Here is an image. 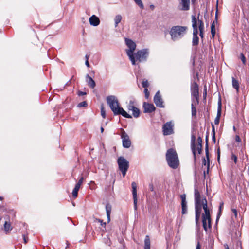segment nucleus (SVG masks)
Here are the masks:
<instances>
[{
  "label": "nucleus",
  "mask_w": 249,
  "mask_h": 249,
  "mask_svg": "<svg viewBox=\"0 0 249 249\" xmlns=\"http://www.w3.org/2000/svg\"><path fill=\"white\" fill-rule=\"evenodd\" d=\"M187 30V26H173L171 28L169 34L171 39L175 41L182 38L186 35Z\"/></svg>",
  "instance_id": "1"
},
{
  "label": "nucleus",
  "mask_w": 249,
  "mask_h": 249,
  "mask_svg": "<svg viewBox=\"0 0 249 249\" xmlns=\"http://www.w3.org/2000/svg\"><path fill=\"white\" fill-rule=\"evenodd\" d=\"M166 160L171 168L176 169L178 167L179 161L177 152L174 149L171 148L168 149L166 154Z\"/></svg>",
  "instance_id": "2"
},
{
  "label": "nucleus",
  "mask_w": 249,
  "mask_h": 249,
  "mask_svg": "<svg viewBox=\"0 0 249 249\" xmlns=\"http://www.w3.org/2000/svg\"><path fill=\"white\" fill-rule=\"evenodd\" d=\"M125 42L129 49L126 50V53L129 56L130 61L133 65H135V57L134 56V51L136 49V45L131 39L125 38Z\"/></svg>",
  "instance_id": "3"
},
{
  "label": "nucleus",
  "mask_w": 249,
  "mask_h": 249,
  "mask_svg": "<svg viewBox=\"0 0 249 249\" xmlns=\"http://www.w3.org/2000/svg\"><path fill=\"white\" fill-rule=\"evenodd\" d=\"M117 163L119 170L124 177L129 167V162L124 157L121 156L118 158Z\"/></svg>",
  "instance_id": "4"
},
{
  "label": "nucleus",
  "mask_w": 249,
  "mask_h": 249,
  "mask_svg": "<svg viewBox=\"0 0 249 249\" xmlns=\"http://www.w3.org/2000/svg\"><path fill=\"white\" fill-rule=\"evenodd\" d=\"M196 136L194 134L191 135V148L193 154L194 161L196 162V150H197L199 154H201L202 151V146H197L196 144Z\"/></svg>",
  "instance_id": "5"
},
{
  "label": "nucleus",
  "mask_w": 249,
  "mask_h": 249,
  "mask_svg": "<svg viewBox=\"0 0 249 249\" xmlns=\"http://www.w3.org/2000/svg\"><path fill=\"white\" fill-rule=\"evenodd\" d=\"M107 101L114 114L116 112L118 108L120 107L118 101L114 96L111 95L107 97Z\"/></svg>",
  "instance_id": "6"
},
{
  "label": "nucleus",
  "mask_w": 249,
  "mask_h": 249,
  "mask_svg": "<svg viewBox=\"0 0 249 249\" xmlns=\"http://www.w3.org/2000/svg\"><path fill=\"white\" fill-rule=\"evenodd\" d=\"M192 100L196 101V104H199V86L196 81L193 82L191 86Z\"/></svg>",
  "instance_id": "7"
},
{
  "label": "nucleus",
  "mask_w": 249,
  "mask_h": 249,
  "mask_svg": "<svg viewBox=\"0 0 249 249\" xmlns=\"http://www.w3.org/2000/svg\"><path fill=\"white\" fill-rule=\"evenodd\" d=\"M121 138L122 139L123 146L128 148L131 146V142L128 134L124 129H121Z\"/></svg>",
  "instance_id": "8"
},
{
  "label": "nucleus",
  "mask_w": 249,
  "mask_h": 249,
  "mask_svg": "<svg viewBox=\"0 0 249 249\" xmlns=\"http://www.w3.org/2000/svg\"><path fill=\"white\" fill-rule=\"evenodd\" d=\"M148 55V52L147 50L143 49L138 51L136 53L134 54L135 61L142 62L145 61Z\"/></svg>",
  "instance_id": "9"
},
{
  "label": "nucleus",
  "mask_w": 249,
  "mask_h": 249,
  "mask_svg": "<svg viewBox=\"0 0 249 249\" xmlns=\"http://www.w3.org/2000/svg\"><path fill=\"white\" fill-rule=\"evenodd\" d=\"M173 124L171 122H168L162 126L163 134L165 136L172 134L174 133Z\"/></svg>",
  "instance_id": "10"
},
{
  "label": "nucleus",
  "mask_w": 249,
  "mask_h": 249,
  "mask_svg": "<svg viewBox=\"0 0 249 249\" xmlns=\"http://www.w3.org/2000/svg\"><path fill=\"white\" fill-rule=\"evenodd\" d=\"M195 209H201L202 200L201 199V195L197 189H195Z\"/></svg>",
  "instance_id": "11"
},
{
  "label": "nucleus",
  "mask_w": 249,
  "mask_h": 249,
  "mask_svg": "<svg viewBox=\"0 0 249 249\" xmlns=\"http://www.w3.org/2000/svg\"><path fill=\"white\" fill-rule=\"evenodd\" d=\"M132 188L133 198L134 200V206L135 210L137 209V184L136 182H133L131 184Z\"/></svg>",
  "instance_id": "12"
},
{
  "label": "nucleus",
  "mask_w": 249,
  "mask_h": 249,
  "mask_svg": "<svg viewBox=\"0 0 249 249\" xmlns=\"http://www.w3.org/2000/svg\"><path fill=\"white\" fill-rule=\"evenodd\" d=\"M154 102L157 107H164V106L163 105V102L161 97L159 91H158L156 93V94L154 97Z\"/></svg>",
  "instance_id": "13"
},
{
  "label": "nucleus",
  "mask_w": 249,
  "mask_h": 249,
  "mask_svg": "<svg viewBox=\"0 0 249 249\" xmlns=\"http://www.w3.org/2000/svg\"><path fill=\"white\" fill-rule=\"evenodd\" d=\"M143 107L144 108V112L145 113H151L154 111L156 109L153 104L146 102L143 103Z\"/></svg>",
  "instance_id": "14"
},
{
  "label": "nucleus",
  "mask_w": 249,
  "mask_h": 249,
  "mask_svg": "<svg viewBox=\"0 0 249 249\" xmlns=\"http://www.w3.org/2000/svg\"><path fill=\"white\" fill-rule=\"evenodd\" d=\"M180 198L181 199L182 214H184L187 213V202L186 201V195H181Z\"/></svg>",
  "instance_id": "15"
},
{
  "label": "nucleus",
  "mask_w": 249,
  "mask_h": 249,
  "mask_svg": "<svg viewBox=\"0 0 249 249\" xmlns=\"http://www.w3.org/2000/svg\"><path fill=\"white\" fill-rule=\"evenodd\" d=\"M192 27L193 28V36H197L198 31L197 25V19L195 16H192Z\"/></svg>",
  "instance_id": "16"
},
{
  "label": "nucleus",
  "mask_w": 249,
  "mask_h": 249,
  "mask_svg": "<svg viewBox=\"0 0 249 249\" xmlns=\"http://www.w3.org/2000/svg\"><path fill=\"white\" fill-rule=\"evenodd\" d=\"M208 137H209V132H207L206 135V144H205V154L206 157H207L208 160V169H209L210 167V157H209V147H208Z\"/></svg>",
  "instance_id": "17"
},
{
  "label": "nucleus",
  "mask_w": 249,
  "mask_h": 249,
  "mask_svg": "<svg viewBox=\"0 0 249 249\" xmlns=\"http://www.w3.org/2000/svg\"><path fill=\"white\" fill-rule=\"evenodd\" d=\"M114 115H122L124 117L126 118H132V116L128 114L122 107L118 108L116 112L114 114Z\"/></svg>",
  "instance_id": "18"
},
{
  "label": "nucleus",
  "mask_w": 249,
  "mask_h": 249,
  "mask_svg": "<svg viewBox=\"0 0 249 249\" xmlns=\"http://www.w3.org/2000/svg\"><path fill=\"white\" fill-rule=\"evenodd\" d=\"M89 22L90 25L94 26H98L100 24L99 18L94 15L89 18Z\"/></svg>",
  "instance_id": "19"
},
{
  "label": "nucleus",
  "mask_w": 249,
  "mask_h": 249,
  "mask_svg": "<svg viewBox=\"0 0 249 249\" xmlns=\"http://www.w3.org/2000/svg\"><path fill=\"white\" fill-rule=\"evenodd\" d=\"M202 206L204 211V213H203L202 215H210V211L208 207L207 201L206 198L202 199Z\"/></svg>",
  "instance_id": "20"
},
{
  "label": "nucleus",
  "mask_w": 249,
  "mask_h": 249,
  "mask_svg": "<svg viewBox=\"0 0 249 249\" xmlns=\"http://www.w3.org/2000/svg\"><path fill=\"white\" fill-rule=\"evenodd\" d=\"M190 0H181L180 4L182 6L181 10L183 11H187L190 9Z\"/></svg>",
  "instance_id": "21"
},
{
  "label": "nucleus",
  "mask_w": 249,
  "mask_h": 249,
  "mask_svg": "<svg viewBox=\"0 0 249 249\" xmlns=\"http://www.w3.org/2000/svg\"><path fill=\"white\" fill-rule=\"evenodd\" d=\"M86 77L89 86L92 89H94L96 85L94 80L89 74H87Z\"/></svg>",
  "instance_id": "22"
},
{
  "label": "nucleus",
  "mask_w": 249,
  "mask_h": 249,
  "mask_svg": "<svg viewBox=\"0 0 249 249\" xmlns=\"http://www.w3.org/2000/svg\"><path fill=\"white\" fill-rule=\"evenodd\" d=\"M202 225L204 230L207 232L208 231L207 223L208 219L210 218V215H202Z\"/></svg>",
  "instance_id": "23"
},
{
  "label": "nucleus",
  "mask_w": 249,
  "mask_h": 249,
  "mask_svg": "<svg viewBox=\"0 0 249 249\" xmlns=\"http://www.w3.org/2000/svg\"><path fill=\"white\" fill-rule=\"evenodd\" d=\"M112 207L110 204L107 203L106 206L107 215V217L108 223L110 221V214L111 212Z\"/></svg>",
  "instance_id": "24"
},
{
  "label": "nucleus",
  "mask_w": 249,
  "mask_h": 249,
  "mask_svg": "<svg viewBox=\"0 0 249 249\" xmlns=\"http://www.w3.org/2000/svg\"><path fill=\"white\" fill-rule=\"evenodd\" d=\"M196 101L192 99V103L191 105L192 116L194 117L195 118L196 117V106L198 105L196 104Z\"/></svg>",
  "instance_id": "25"
},
{
  "label": "nucleus",
  "mask_w": 249,
  "mask_h": 249,
  "mask_svg": "<svg viewBox=\"0 0 249 249\" xmlns=\"http://www.w3.org/2000/svg\"><path fill=\"white\" fill-rule=\"evenodd\" d=\"M232 85L236 89L237 93H238L239 91V84L238 81L234 77H232Z\"/></svg>",
  "instance_id": "26"
},
{
  "label": "nucleus",
  "mask_w": 249,
  "mask_h": 249,
  "mask_svg": "<svg viewBox=\"0 0 249 249\" xmlns=\"http://www.w3.org/2000/svg\"><path fill=\"white\" fill-rule=\"evenodd\" d=\"M144 249H150V240L148 235L145 236L144 239Z\"/></svg>",
  "instance_id": "27"
},
{
  "label": "nucleus",
  "mask_w": 249,
  "mask_h": 249,
  "mask_svg": "<svg viewBox=\"0 0 249 249\" xmlns=\"http://www.w3.org/2000/svg\"><path fill=\"white\" fill-rule=\"evenodd\" d=\"M80 186H79V184H76L75 187L74 188L72 194L73 198H76L78 195V192L80 189Z\"/></svg>",
  "instance_id": "28"
},
{
  "label": "nucleus",
  "mask_w": 249,
  "mask_h": 249,
  "mask_svg": "<svg viewBox=\"0 0 249 249\" xmlns=\"http://www.w3.org/2000/svg\"><path fill=\"white\" fill-rule=\"evenodd\" d=\"M136 107L135 106V102L134 100H130L127 106V109L129 111L132 110Z\"/></svg>",
  "instance_id": "29"
},
{
  "label": "nucleus",
  "mask_w": 249,
  "mask_h": 249,
  "mask_svg": "<svg viewBox=\"0 0 249 249\" xmlns=\"http://www.w3.org/2000/svg\"><path fill=\"white\" fill-rule=\"evenodd\" d=\"M94 222H99L100 223V225L101 226H102L104 229H103L102 230L103 231H105V229H106V222H104L103 221L100 219H99V218H95V220H94Z\"/></svg>",
  "instance_id": "30"
},
{
  "label": "nucleus",
  "mask_w": 249,
  "mask_h": 249,
  "mask_svg": "<svg viewBox=\"0 0 249 249\" xmlns=\"http://www.w3.org/2000/svg\"><path fill=\"white\" fill-rule=\"evenodd\" d=\"M211 32L212 34V37L213 38L215 35V25H214V22H213L211 26Z\"/></svg>",
  "instance_id": "31"
},
{
  "label": "nucleus",
  "mask_w": 249,
  "mask_h": 249,
  "mask_svg": "<svg viewBox=\"0 0 249 249\" xmlns=\"http://www.w3.org/2000/svg\"><path fill=\"white\" fill-rule=\"evenodd\" d=\"M122 17L120 15H117L115 16L114 18L115 26L117 27L118 24L121 22Z\"/></svg>",
  "instance_id": "32"
},
{
  "label": "nucleus",
  "mask_w": 249,
  "mask_h": 249,
  "mask_svg": "<svg viewBox=\"0 0 249 249\" xmlns=\"http://www.w3.org/2000/svg\"><path fill=\"white\" fill-rule=\"evenodd\" d=\"M212 140L213 142L215 143L216 142V137H215V130L214 125L212 124Z\"/></svg>",
  "instance_id": "33"
},
{
  "label": "nucleus",
  "mask_w": 249,
  "mask_h": 249,
  "mask_svg": "<svg viewBox=\"0 0 249 249\" xmlns=\"http://www.w3.org/2000/svg\"><path fill=\"white\" fill-rule=\"evenodd\" d=\"M132 114L134 117L138 118L140 116V111L138 108L136 107L132 110Z\"/></svg>",
  "instance_id": "34"
},
{
  "label": "nucleus",
  "mask_w": 249,
  "mask_h": 249,
  "mask_svg": "<svg viewBox=\"0 0 249 249\" xmlns=\"http://www.w3.org/2000/svg\"><path fill=\"white\" fill-rule=\"evenodd\" d=\"M223 205H224V203L223 202H221L220 204V206H219V212L217 213V217H216V221H217L219 219V218H220L221 215V213H222V209L223 207Z\"/></svg>",
  "instance_id": "35"
},
{
  "label": "nucleus",
  "mask_w": 249,
  "mask_h": 249,
  "mask_svg": "<svg viewBox=\"0 0 249 249\" xmlns=\"http://www.w3.org/2000/svg\"><path fill=\"white\" fill-rule=\"evenodd\" d=\"M199 43V37L198 36H193V40H192V44L193 46H196Z\"/></svg>",
  "instance_id": "36"
},
{
  "label": "nucleus",
  "mask_w": 249,
  "mask_h": 249,
  "mask_svg": "<svg viewBox=\"0 0 249 249\" xmlns=\"http://www.w3.org/2000/svg\"><path fill=\"white\" fill-rule=\"evenodd\" d=\"M197 18L199 30H204V27L203 21L202 20L199 19V16H198Z\"/></svg>",
  "instance_id": "37"
},
{
  "label": "nucleus",
  "mask_w": 249,
  "mask_h": 249,
  "mask_svg": "<svg viewBox=\"0 0 249 249\" xmlns=\"http://www.w3.org/2000/svg\"><path fill=\"white\" fill-rule=\"evenodd\" d=\"M4 229L5 231H8L11 230V224L9 222L6 221L4 223Z\"/></svg>",
  "instance_id": "38"
},
{
  "label": "nucleus",
  "mask_w": 249,
  "mask_h": 249,
  "mask_svg": "<svg viewBox=\"0 0 249 249\" xmlns=\"http://www.w3.org/2000/svg\"><path fill=\"white\" fill-rule=\"evenodd\" d=\"M142 9H144V5L141 0H133Z\"/></svg>",
  "instance_id": "39"
},
{
  "label": "nucleus",
  "mask_w": 249,
  "mask_h": 249,
  "mask_svg": "<svg viewBox=\"0 0 249 249\" xmlns=\"http://www.w3.org/2000/svg\"><path fill=\"white\" fill-rule=\"evenodd\" d=\"M101 114L103 118H105L106 116V110L104 108L103 105L101 106Z\"/></svg>",
  "instance_id": "40"
},
{
  "label": "nucleus",
  "mask_w": 249,
  "mask_h": 249,
  "mask_svg": "<svg viewBox=\"0 0 249 249\" xmlns=\"http://www.w3.org/2000/svg\"><path fill=\"white\" fill-rule=\"evenodd\" d=\"M142 85L144 89L147 88L149 86V83L147 80H143L142 82Z\"/></svg>",
  "instance_id": "41"
},
{
  "label": "nucleus",
  "mask_w": 249,
  "mask_h": 249,
  "mask_svg": "<svg viewBox=\"0 0 249 249\" xmlns=\"http://www.w3.org/2000/svg\"><path fill=\"white\" fill-rule=\"evenodd\" d=\"M240 58L243 64L245 65L246 64V58L243 53H241L240 55Z\"/></svg>",
  "instance_id": "42"
},
{
  "label": "nucleus",
  "mask_w": 249,
  "mask_h": 249,
  "mask_svg": "<svg viewBox=\"0 0 249 249\" xmlns=\"http://www.w3.org/2000/svg\"><path fill=\"white\" fill-rule=\"evenodd\" d=\"M87 106H88V104H87V102H86V101H83V102H80V103H79L78 104V107H87Z\"/></svg>",
  "instance_id": "43"
},
{
  "label": "nucleus",
  "mask_w": 249,
  "mask_h": 249,
  "mask_svg": "<svg viewBox=\"0 0 249 249\" xmlns=\"http://www.w3.org/2000/svg\"><path fill=\"white\" fill-rule=\"evenodd\" d=\"M231 159L234 161L235 164L237 163V157L234 154H232L231 156Z\"/></svg>",
  "instance_id": "44"
},
{
  "label": "nucleus",
  "mask_w": 249,
  "mask_h": 249,
  "mask_svg": "<svg viewBox=\"0 0 249 249\" xmlns=\"http://www.w3.org/2000/svg\"><path fill=\"white\" fill-rule=\"evenodd\" d=\"M197 146H202V139L200 136H199L197 139Z\"/></svg>",
  "instance_id": "45"
},
{
  "label": "nucleus",
  "mask_w": 249,
  "mask_h": 249,
  "mask_svg": "<svg viewBox=\"0 0 249 249\" xmlns=\"http://www.w3.org/2000/svg\"><path fill=\"white\" fill-rule=\"evenodd\" d=\"M144 94H145V97L146 99H148L149 97V95H150V93H149V92L147 89V88H145L144 89Z\"/></svg>",
  "instance_id": "46"
},
{
  "label": "nucleus",
  "mask_w": 249,
  "mask_h": 249,
  "mask_svg": "<svg viewBox=\"0 0 249 249\" xmlns=\"http://www.w3.org/2000/svg\"><path fill=\"white\" fill-rule=\"evenodd\" d=\"M208 160H207V159H205V158H203V159H202V166L204 165H207V166L208 167ZM209 169H207V172L209 171Z\"/></svg>",
  "instance_id": "47"
},
{
  "label": "nucleus",
  "mask_w": 249,
  "mask_h": 249,
  "mask_svg": "<svg viewBox=\"0 0 249 249\" xmlns=\"http://www.w3.org/2000/svg\"><path fill=\"white\" fill-rule=\"evenodd\" d=\"M200 217V215H195V221L196 225H198Z\"/></svg>",
  "instance_id": "48"
},
{
  "label": "nucleus",
  "mask_w": 249,
  "mask_h": 249,
  "mask_svg": "<svg viewBox=\"0 0 249 249\" xmlns=\"http://www.w3.org/2000/svg\"><path fill=\"white\" fill-rule=\"evenodd\" d=\"M231 211L234 213L235 217L236 218L237 217V211L236 209L233 208H231Z\"/></svg>",
  "instance_id": "49"
},
{
  "label": "nucleus",
  "mask_w": 249,
  "mask_h": 249,
  "mask_svg": "<svg viewBox=\"0 0 249 249\" xmlns=\"http://www.w3.org/2000/svg\"><path fill=\"white\" fill-rule=\"evenodd\" d=\"M208 229H211L212 227L211 226V215H210V218L208 219V225H207Z\"/></svg>",
  "instance_id": "50"
},
{
  "label": "nucleus",
  "mask_w": 249,
  "mask_h": 249,
  "mask_svg": "<svg viewBox=\"0 0 249 249\" xmlns=\"http://www.w3.org/2000/svg\"><path fill=\"white\" fill-rule=\"evenodd\" d=\"M206 96H207V89H206V87L205 86L204 90L203 95V100H206Z\"/></svg>",
  "instance_id": "51"
},
{
  "label": "nucleus",
  "mask_w": 249,
  "mask_h": 249,
  "mask_svg": "<svg viewBox=\"0 0 249 249\" xmlns=\"http://www.w3.org/2000/svg\"><path fill=\"white\" fill-rule=\"evenodd\" d=\"M217 160L219 162L220 157V149L219 147H218L217 149Z\"/></svg>",
  "instance_id": "52"
},
{
  "label": "nucleus",
  "mask_w": 249,
  "mask_h": 249,
  "mask_svg": "<svg viewBox=\"0 0 249 249\" xmlns=\"http://www.w3.org/2000/svg\"><path fill=\"white\" fill-rule=\"evenodd\" d=\"M201 209H195V215H201Z\"/></svg>",
  "instance_id": "53"
},
{
  "label": "nucleus",
  "mask_w": 249,
  "mask_h": 249,
  "mask_svg": "<svg viewBox=\"0 0 249 249\" xmlns=\"http://www.w3.org/2000/svg\"><path fill=\"white\" fill-rule=\"evenodd\" d=\"M217 14H218V9H216V13H215V19L213 22H214V24L217 23L218 20V17H217Z\"/></svg>",
  "instance_id": "54"
},
{
  "label": "nucleus",
  "mask_w": 249,
  "mask_h": 249,
  "mask_svg": "<svg viewBox=\"0 0 249 249\" xmlns=\"http://www.w3.org/2000/svg\"><path fill=\"white\" fill-rule=\"evenodd\" d=\"M84 178L82 177L78 180V182L76 184H79V186H81L83 183Z\"/></svg>",
  "instance_id": "55"
},
{
  "label": "nucleus",
  "mask_w": 249,
  "mask_h": 249,
  "mask_svg": "<svg viewBox=\"0 0 249 249\" xmlns=\"http://www.w3.org/2000/svg\"><path fill=\"white\" fill-rule=\"evenodd\" d=\"M221 115V107H219V108H218V111H217V116H216V117H218L219 118H220Z\"/></svg>",
  "instance_id": "56"
},
{
  "label": "nucleus",
  "mask_w": 249,
  "mask_h": 249,
  "mask_svg": "<svg viewBox=\"0 0 249 249\" xmlns=\"http://www.w3.org/2000/svg\"><path fill=\"white\" fill-rule=\"evenodd\" d=\"M86 94L87 93L86 92H83V91H78V92H77V95L78 96H79L86 95Z\"/></svg>",
  "instance_id": "57"
},
{
  "label": "nucleus",
  "mask_w": 249,
  "mask_h": 249,
  "mask_svg": "<svg viewBox=\"0 0 249 249\" xmlns=\"http://www.w3.org/2000/svg\"><path fill=\"white\" fill-rule=\"evenodd\" d=\"M235 139L236 142H240L241 141V139L240 137H239V136H238V135H236Z\"/></svg>",
  "instance_id": "58"
},
{
  "label": "nucleus",
  "mask_w": 249,
  "mask_h": 249,
  "mask_svg": "<svg viewBox=\"0 0 249 249\" xmlns=\"http://www.w3.org/2000/svg\"><path fill=\"white\" fill-rule=\"evenodd\" d=\"M220 122V118L216 117L214 119V124H218Z\"/></svg>",
  "instance_id": "59"
},
{
  "label": "nucleus",
  "mask_w": 249,
  "mask_h": 249,
  "mask_svg": "<svg viewBox=\"0 0 249 249\" xmlns=\"http://www.w3.org/2000/svg\"><path fill=\"white\" fill-rule=\"evenodd\" d=\"M204 30H199V36H200L201 39H203L204 37Z\"/></svg>",
  "instance_id": "60"
},
{
  "label": "nucleus",
  "mask_w": 249,
  "mask_h": 249,
  "mask_svg": "<svg viewBox=\"0 0 249 249\" xmlns=\"http://www.w3.org/2000/svg\"><path fill=\"white\" fill-rule=\"evenodd\" d=\"M22 236H23L24 243L26 244L28 242V238L27 237H26V236L24 234H23L22 235Z\"/></svg>",
  "instance_id": "61"
},
{
  "label": "nucleus",
  "mask_w": 249,
  "mask_h": 249,
  "mask_svg": "<svg viewBox=\"0 0 249 249\" xmlns=\"http://www.w3.org/2000/svg\"><path fill=\"white\" fill-rule=\"evenodd\" d=\"M149 189L151 191H154V186L152 183H150L149 185Z\"/></svg>",
  "instance_id": "62"
},
{
  "label": "nucleus",
  "mask_w": 249,
  "mask_h": 249,
  "mask_svg": "<svg viewBox=\"0 0 249 249\" xmlns=\"http://www.w3.org/2000/svg\"><path fill=\"white\" fill-rule=\"evenodd\" d=\"M196 249H201V246L199 241L197 243Z\"/></svg>",
  "instance_id": "63"
},
{
  "label": "nucleus",
  "mask_w": 249,
  "mask_h": 249,
  "mask_svg": "<svg viewBox=\"0 0 249 249\" xmlns=\"http://www.w3.org/2000/svg\"><path fill=\"white\" fill-rule=\"evenodd\" d=\"M85 64L88 67H89V61L87 60H86V61H85Z\"/></svg>",
  "instance_id": "64"
}]
</instances>
